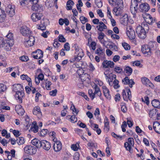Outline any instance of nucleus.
Returning <instances> with one entry per match:
<instances>
[{"label":"nucleus","mask_w":160,"mask_h":160,"mask_svg":"<svg viewBox=\"0 0 160 160\" xmlns=\"http://www.w3.org/2000/svg\"><path fill=\"white\" fill-rule=\"evenodd\" d=\"M149 28L148 24L146 23H143L142 25H139L136 28V32L138 37L142 39H144L146 37V31H148Z\"/></svg>","instance_id":"1"},{"label":"nucleus","mask_w":160,"mask_h":160,"mask_svg":"<svg viewBox=\"0 0 160 160\" xmlns=\"http://www.w3.org/2000/svg\"><path fill=\"white\" fill-rule=\"evenodd\" d=\"M153 46L152 42H149L148 45L144 44L142 46L141 51L144 54L150 56L152 54L151 48H153Z\"/></svg>","instance_id":"2"},{"label":"nucleus","mask_w":160,"mask_h":160,"mask_svg":"<svg viewBox=\"0 0 160 160\" xmlns=\"http://www.w3.org/2000/svg\"><path fill=\"white\" fill-rule=\"evenodd\" d=\"M134 144L133 139L132 138H128V141L124 143V146L126 149L132 153L133 152V150L131 148L133 146Z\"/></svg>","instance_id":"3"},{"label":"nucleus","mask_w":160,"mask_h":160,"mask_svg":"<svg viewBox=\"0 0 160 160\" xmlns=\"http://www.w3.org/2000/svg\"><path fill=\"white\" fill-rule=\"evenodd\" d=\"M84 55V53L82 49L80 48H78L76 49L74 61H79L80 60L82 57Z\"/></svg>","instance_id":"4"},{"label":"nucleus","mask_w":160,"mask_h":160,"mask_svg":"<svg viewBox=\"0 0 160 160\" xmlns=\"http://www.w3.org/2000/svg\"><path fill=\"white\" fill-rule=\"evenodd\" d=\"M30 1L32 2L33 4L32 7V9L33 11L39 12L43 11L42 6L41 5L37 4L38 0H30Z\"/></svg>","instance_id":"5"},{"label":"nucleus","mask_w":160,"mask_h":160,"mask_svg":"<svg viewBox=\"0 0 160 160\" xmlns=\"http://www.w3.org/2000/svg\"><path fill=\"white\" fill-rule=\"evenodd\" d=\"M141 1V0H132L130 6V10L132 14H135L137 13L138 2H140Z\"/></svg>","instance_id":"6"},{"label":"nucleus","mask_w":160,"mask_h":160,"mask_svg":"<svg viewBox=\"0 0 160 160\" xmlns=\"http://www.w3.org/2000/svg\"><path fill=\"white\" fill-rule=\"evenodd\" d=\"M122 95L124 100L127 102L128 100L131 101V92L128 88H126L122 90Z\"/></svg>","instance_id":"7"},{"label":"nucleus","mask_w":160,"mask_h":160,"mask_svg":"<svg viewBox=\"0 0 160 160\" xmlns=\"http://www.w3.org/2000/svg\"><path fill=\"white\" fill-rule=\"evenodd\" d=\"M34 37L32 36H29L28 38H25L24 44L26 47H29L32 46L35 42Z\"/></svg>","instance_id":"8"},{"label":"nucleus","mask_w":160,"mask_h":160,"mask_svg":"<svg viewBox=\"0 0 160 160\" xmlns=\"http://www.w3.org/2000/svg\"><path fill=\"white\" fill-rule=\"evenodd\" d=\"M24 151L26 153L32 155L35 153L36 151V148L31 145H27L24 148Z\"/></svg>","instance_id":"9"},{"label":"nucleus","mask_w":160,"mask_h":160,"mask_svg":"<svg viewBox=\"0 0 160 160\" xmlns=\"http://www.w3.org/2000/svg\"><path fill=\"white\" fill-rule=\"evenodd\" d=\"M53 141L54 142L53 144V149L55 152H58L62 149V144L59 141H57V139L54 138L53 139Z\"/></svg>","instance_id":"10"},{"label":"nucleus","mask_w":160,"mask_h":160,"mask_svg":"<svg viewBox=\"0 0 160 160\" xmlns=\"http://www.w3.org/2000/svg\"><path fill=\"white\" fill-rule=\"evenodd\" d=\"M127 34L128 37L131 39H133L135 38L134 31L132 29V27L129 26L127 27Z\"/></svg>","instance_id":"11"},{"label":"nucleus","mask_w":160,"mask_h":160,"mask_svg":"<svg viewBox=\"0 0 160 160\" xmlns=\"http://www.w3.org/2000/svg\"><path fill=\"white\" fill-rule=\"evenodd\" d=\"M91 85L93 89L95 90L94 92L95 97L96 94L98 96L101 97L102 95V93L100 90L99 87L97 85V83L92 82L91 83Z\"/></svg>","instance_id":"12"},{"label":"nucleus","mask_w":160,"mask_h":160,"mask_svg":"<svg viewBox=\"0 0 160 160\" xmlns=\"http://www.w3.org/2000/svg\"><path fill=\"white\" fill-rule=\"evenodd\" d=\"M5 10L10 17H13L15 14L14 8L11 5H9L6 7Z\"/></svg>","instance_id":"13"},{"label":"nucleus","mask_w":160,"mask_h":160,"mask_svg":"<svg viewBox=\"0 0 160 160\" xmlns=\"http://www.w3.org/2000/svg\"><path fill=\"white\" fill-rule=\"evenodd\" d=\"M20 32L24 36L30 35L31 32L29 28L26 26H23L20 29Z\"/></svg>","instance_id":"14"},{"label":"nucleus","mask_w":160,"mask_h":160,"mask_svg":"<svg viewBox=\"0 0 160 160\" xmlns=\"http://www.w3.org/2000/svg\"><path fill=\"white\" fill-rule=\"evenodd\" d=\"M42 147L45 150H48L51 147L50 143L45 140L41 141V147Z\"/></svg>","instance_id":"15"},{"label":"nucleus","mask_w":160,"mask_h":160,"mask_svg":"<svg viewBox=\"0 0 160 160\" xmlns=\"http://www.w3.org/2000/svg\"><path fill=\"white\" fill-rule=\"evenodd\" d=\"M42 14L39 13H33L31 16V18L34 22H36L41 19Z\"/></svg>","instance_id":"16"},{"label":"nucleus","mask_w":160,"mask_h":160,"mask_svg":"<svg viewBox=\"0 0 160 160\" xmlns=\"http://www.w3.org/2000/svg\"><path fill=\"white\" fill-rule=\"evenodd\" d=\"M102 65L104 68H112L114 67V63L112 61L104 60L102 62Z\"/></svg>","instance_id":"17"},{"label":"nucleus","mask_w":160,"mask_h":160,"mask_svg":"<svg viewBox=\"0 0 160 160\" xmlns=\"http://www.w3.org/2000/svg\"><path fill=\"white\" fill-rule=\"evenodd\" d=\"M33 114L38 116V118H41L42 116V112L40 108L38 106L35 107L33 110Z\"/></svg>","instance_id":"18"},{"label":"nucleus","mask_w":160,"mask_h":160,"mask_svg":"<svg viewBox=\"0 0 160 160\" xmlns=\"http://www.w3.org/2000/svg\"><path fill=\"white\" fill-rule=\"evenodd\" d=\"M12 88L13 90L16 92L21 91L23 90V86L19 84H15L13 85Z\"/></svg>","instance_id":"19"},{"label":"nucleus","mask_w":160,"mask_h":160,"mask_svg":"<svg viewBox=\"0 0 160 160\" xmlns=\"http://www.w3.org/2000/svg\"><path fill=\"white\" fill-rule=\"evenodd\" d=\"M139 8L142 12H147L149 9V5L146 3H142L139 6Z\"/></svg>","instance_id":"20"},{"label":"nucleus","mask_w":160,"mask_h":160,"mask_svg":"<svg viewBox=\"0 0 160 160\" xmlns=\"http://www.w3.org/2000/svg\"><path fill=\"white\" fill-rule=\"evenodd\" d=\"M34 53L36 54L33 55V57L35 59H39L43 57V52L40 49H38Z\"/></svg>","instance_id":"21"},{"label":"nucleus","mask_w":160,"mask_h":160,"mask_svg":"<svg viewBox=\"0 0 160 160\" xmlns=\"http://www.w3.org/2000/svg\"><path fill=\"white\" fill-rule=\"evenodd\" d=\"M12 41L11 42H9L6 41V42L4 44L3 47H2V48H4V49L6 50L7 51H9L11 50V47L12 46L13 42H12Z\"/></svg>","instance_id":"22"},{"label":"nucleus","mask_w":160,"mask_h":160,"mask_svg":"<svg viewBox=\"0 0 160 160\" xmlns=\"http://www.w3.org/2000/svg\"><path fill=\"white\" fill-rule=\"evenodd\" d=\"M24 95L23 91L16 92L15 97L20 102H22V98Z\"/></svg>","instance_id":"23"},{"label":"nucleus","mask_w":160,"mask_h":160,"mask_svg":"<svg viewBox=\"0 0 160 160\" xmlns=\"http://www.w3.org/2000/svg\"><path fill=\"white\" fill-rule=\"evenodd\" d=\"M15 109L19 115L22 116L24 114V111L21 106L20 105L16 106L15 107Z\"/></svg>","instance_id":"24"},{"label":"nucleus","mask_w":160,"mask_h":160,"mask_svg":"<svg viewBox=\"0 0 160 160\" xmlns=\"http://www.w3.org/2000/svg\"><path fill=\"white\" fill-rule=\"evenodd\" d=\"M32 144L37 148H40L41 147V141L36 138H35L32 140L31 142Z\"/></svg>","instance_id":"25"},{"label":"nucleus","mask_w":160,"mask_h":160,"mask_svg":"<svg viewBox=\"0 0 160 160\" xmlns=\"http://www.w3.org/2000/svg\"><path fill=\"white\" fill-rule=\"evenodd\" d=\"M107 28V26L102 22H100L98 25L96 27L98 30L101 32L103 31L104 29H106Z\"/></svg>","instance_id":"26"},{"label":"nucleus","mask_w":160,"mask_h":160,"mask_svg":"<svg viewBox=\"0 0 160 160\" xmlns=\"http://www.w3.org/2000/svg\"><path fill=\"white\" fill-rule=\"evenodd\" d=\"M102 88L105 96L108 99H110L111 96L110 95L109 90L105 86H102Z\"/></svg>","instance_id":"27"},{"label":"nucleus","mask_w":160,"mask_h":160,"mask_svg":"<svg viewBox=\"0 0 160 160\" xmlns=\"http://www.w3.org/2000/svg\"><path fill=\"white\" fill-rule=\"evenodd\" d=\"M128 20V16L127 14L123 15L120 19L121 23L124 25H127Z\"/></svg>","instance_id":"28"},{"label":"nucleus","mask_w":160,"mask_h":160,"mask_svg":"<svg viewBox=\"0 0 160 160\" xmlns=\"http://www.w3.org/2000/svg\"><path fill=\"white\" fill-rule=\"evenodd\" d=\"M158 111V110L156 109H153L150 110L148 113L149 117L151 118H155Z\"/></svg>","instance_id":"29"},{"label":"nucleus","mask_w":160,"mask_h":160,"mask_svg":"<svg viewBox=\"0 0 160 160\" xmlns=\"http://www.w3.org/2000/svg\"><path fill=\"white\" fill-rule=\"evenodd\" d=\"M108 82L110 85L113 86L115 89H118L120 87L118 81H108Z\"/></svg>","instance_id":"30"},{"label":"nucleus","mask_w":160,"mask_h":160,"mask_svg":"<svg viewBox=\"0 0 160 160\" xmlns=\"http://www.w3.org/2000/svg\"><path fill=\"white\" fill-rule=\"evenodd\" d=\"M153 128L155 132L160 134V123L158 122H155L153 123Z\"/></svg>","instance_id":"31"},{"label":"nucleus","mask_w":160,"mask_h":160,"mask_svg":"<svg viewBox=\"0 0 160 160\" xmlns=\"http://www.w3.org/2000/svg\"><path fill=\"white\" fill-rule=\"evenodd\" d=\"M152 106L155 108H160V102L158 99H154L152 102Z\"/></svg>","instance_id":"32"},{"label":"nucleus","mask_w":160,"mask_h":160,"mask_svg":"<svg viewBox=\"0 0 160 160\" xmlns=\"http://www.w3.org/2000/svg\"><path fill=\"white\" fill-rule=\"evenodd\" d=\"M95 53L100 56H103L104 55V50L102 48L99 47L96 49Z\"/></svg>","instance_id":"33"},{"label":"nucleus","mask_w":160,"mask_h":160,"mask_svg":"<svg viewBox=\"0 0 160 160\" xmlns=\"http://www.w3.org/2000/svg\"><path fill=\"white\" fill-rule=\"evenodd\" d=\"M5 17L4 11L2 9H0V22L4 21Z\"/></svg>","instance_id":"34"},{"label":"nucleus","mask_w":160,"mask_h":160,"mask_svg":"<svg viewBox=\"0 0 160 160\" xmlns=\"http://www.w3.org/2000/svg\"><path fill=\"white\" fill-rule=\"evenodd\" d=\"M124 70L125 73L128 76L130 75L132 72V69L128 66L125 67Z\"/></svg>","instance_id":"35"},{"label":"nucleus","mask_w":160,"mask_h":160,"mask_svg":"<svg viewBox=\"0 0 160 160\" xmlns=\"http://www.w3.org/2000/svg\"><path fill=\"white\" fill-rule=\"evenodd\" d=\"M144 18L146 22L149 24H151L152 22V17L150 14L148 15L146 18Z\"/></svg>","instance_id":"36"},{"label":"nucleus","mask_w":160,"mask_h":160,"mask_svg":"<svg viewBox=\"0 0 160 160\" xmlns=\"http://www.w3.org/2000/svg\"><path fill=\"white\" fill-rule=\"evenodd\" d=\"M108 45L109 47V48L112 49V50H114L115 51L118 50V47L115 45L114 43L112 42H110L108 44Z\"/></svg>","instance_id":"37"},{"label":"nucleus","mask_w":160,"mask_h":160,"mask_svg":"<svg viewBox=\"0 0 160 160\" xmlns=\"http://www.w3.org/2000/svg\"><path fill=\"white\" fill-rule=\"evenodd\" d=\"M142 83L147 87H149L152 88L154 87L153 84L150 82V81H142Z\"/></svg>","instance_id":"38"},{"label":"nucleus","mask_w":160,"mask_h":160,"mask_svg":"<svg viewBox=\"0 0 160 160\" xmlns=\"http://www.w3.org/2000/svg\"><path fill=\"white\" fill-rule=\"evenodd\" d=\"M122 81L124 84L128 85L130 88H132V85L135 84L133 81Z\"/></svg>","instance_id":"39"},{"label":"nucleus","mask_w":160,"mask_h":160,"mask_svg":"<svg viewBox=\"0 0 160 160\" xmlns=\"http://www.w3.org/2000/svg\"><path fill=\"white\" fill-rule=\"evenodd\" d=\"M104 129L106 132H108L109 129V123L107 118L105 120Z\"/></svg>","instance_id":"40"},{"label":"nucleus","mask_w":160,"mask_h":160,"mask_svg":"<svg viewBox=\"0 0 160 160\" xmlns=\"http://www.w3.org/2000/svg\"><path fill=\"white\" fill-rule=\"evenodd\" d=\"M6 37L7 39H6V41L11 42L12 41V42H13V34L11 32L9 33L6 36Z\"/></svg>","instance_id":"41"},{"label":"nucleus","mask_w":160,"mask_h":160,"mask_svg":"<svg viewBox=\"0 0 160 160\" xmlns=\"http://www.w3.org/2000/svg\"><path fill=\"white\" fill-rule=\"evenodd\" d=\"M17 142L19 145L23 144L25 142L24 138L22 137H19L17 138Z\"/></svg>","instance_id":"42"},{"label":"nucleus","mask_w":160,"mask_h":160,"mask_svg":"<svg viewBox=\"0 0 160 160\" xmlns=\"http://www.w3.org/2000/svg\"><path fill=\"white\" fill-rule=\"evenodd\" d=\"M48 132L47 129H42L39 133H38L39 135L41 137H44Z\"/></svg>","instance_id":"43"},{"label":"nucleus","mask_w":160,"mask_h":160,"mask_svg":"<svg viewBox=\"0 0 160 160\" xmlns=\"http://www.w3.org/2000/svg\"><path fill=\"white\" fill-rule=\"evenodd\" d=\"M31 129L34 132H37L38 130V126L35 124H33L31 128Z\"/></svg>","instance_id":"44"},{"label":"nucleus","mask_w":160,"mask_h":160,"mask_svg":"<svg viewBox=\"0 0 160 160\" xmlns=\"http://www.w3.org/2000/svg\"><path fill=\"white\" fill-rule=\"evenodd\" d=\"M6 40H5L2 37L0 38V48L3 47L6 42Z\"/></svg>","instance_id":"45"},{"label":"nucleus","mask_w":160,"mask_h":160,"mask_svg":"<svg viewBox=\"0 0 160 160\" xmlns=\"http://www.w3.org/2000/svg\"><path fill=\"white\" fill-rule=\"evenodd\" d=\"M142 101L146 103L147 105H148L149 103V98L147 96H146L144 97V98H142Z\"/></svg>","instance_id":"46"},{"label":"nucleus","mask_w":160,"mask_h":160,"mask_svg":"<svg viewBox=\"0 0 160 160\" xmlns=\"http://www.w3.org/2000/svg\"><path fill=\"white\" fill-rule=\"evenodd\" d=\"M70 109L72 111L73 113H75L76 115L78 114V111L77 110L76 108L75 107V106L73 104H72L71 106L70 107ZM73 114H74V113H73Z\"/></svg>","instance_id":"47"},{"label":"nucleus","mask_w":160,"mask_h":160,"mask_svg":"<svg viewBox=\"0 0 160 160\" xmlns=\"http://www.w3.org/2000/svg\"><path fill=\"white\" fill-rule=\"evenodd\" d=\"M29 1L28 0H21L20 1V5L22 6H26L28 4Z\"/></svg>","instance_id":"48"},{"label":"nucleus","mask_w":160,"mask_h":160,"mask_svg":"<svg viewBox=\"0 0 160 160\" xmlns=\"http://www.w3.org/2000/svg\"><path fill=\"white\" fill-rule=\"evenodd\" d=\"M21 79L22 80H31V79L27 75L22 74L21 76Z\"/></svg>","instance_id":"49"},{"label":"nucleus","mask_w":160,"mask_h":160,"mask_svg":"<svg viewBox=\"0 0 160 160\" xmlns=\"http://www.w3.org/2000/svg\"><path fill=\"white\" fill-rule=\"evenodd\" d=\"M98 38L99 41L101 40L102 39H103L104 37L105 36V35L102 32H98Z\"/></svg>","instance_id":"50"},{"label":"nucleus","mask_w":160,"mask_h":160,"mask_svg":"<svg viewBox=\"0 0 160 160\" xmlns=\"http://www.w3.org/2000/svg\"><path fill=\"white\" fill-rule=\"evenodd\" d=\"M58 40L61 42H66V40L63 36L62 35H59L58 36Z\"/></svg>","instance_id":"51"},{"label":"nucleus","mask_w":160,"mask_h":160,"mask_svg":"<svg viewBox=\"0 0 160 160\" xmlns=\"http://www.w3.org/2000/svg\"><path fill=\"white\" fill-rule=\"evenodd\" d=\"M88 93L92 99H93L95 98V95L94 92H93L92 90L89 89L88 91Z\"/></svg>","instance_id":"52"},{"label":"nucleus","mask_w":160,"mask_h":160,"mask_svg":"<svg viewBox=\"0 0 160 160\" xmlns=\"http://www.w3.org/2000/svg\"><path fill=\"white\" fill-rule=\"evenodd\" d=\"M80 19L82 24H84L88 21V19L83 16L81 17L80 18Z\"/></svg>","instance_id":"53"},{"label":"nucleus","mask_w":160,"mask_h":160,"mask_svg":"<svg viewBox=\"0 0 160 160\" xmlns=\"http://www.w3.org/2000/svg\"><path fill=\"white\" fill-rule=\"evenodd\" d=\"M77 118L75 116H71L70 118V121L72 123H75L77 121Z\"/></svg>","instance_id":"54"},{"label":"nucleus","mask_w":160,"mask_h":160,"mask_svg":"<svg viewBox=\"0 0 160 160\" xmlns=\"http://www.w3.org/2000/svg\"><path fill=\"white\" fill-rule=\"evenodd\" d=\"M122 46L126 50H129L130 48V45L125 42L122 43Z\"/></svg>","instance_id":"55"},{"label":"nucleus","mask_w":160,"mask_h":160,"mask_svg":"<svg viewBox=\"0 0 160 160\" xmlns=\"http://www.w3.org/2000/svg\"><path fill=\"white\" fill-rule=\"evenodd\" d=\"M127 126V123L126 121H124L123 122V123L121 126V128H122V131L123 132H125L126 131V129L125 128Z\"/></svg>","instance_id":"56"},{"label":"nucleus","mask_w":160,"mask_h":160,"mask_svg":"<svg viewBox=\"0 0 160 160\" xmlns=\"http://www.w3.org/2000/svg\"><path fill=\"white\" fill-rule=\"evenodd\" d=\"M6 89V87L3 84L0 83V92H4Z\"/></svg>","instance_id":"57"},{"label":"nucleus","mask_w":160,"mask_h":160,"mask_svg":"<svg viewBox=\"0 0 160 160\" xmlns=\"http://www.w3.org/2000/svg\"><path fill=\"white\" fill-rule=\"evenodd\" d=\"M20 59L23 62H27L29 60L28 57L25 56H23L20 57Z\"/></svg>","instance_id":"58"},{"label":"nucleus","mask_w":160,"mask_h":160,"mask_svg":"<svg viewBox=\"0 0 160 160\" xmlns=\"http://www.w3.org/2000/svg\"><path fill=\"white\" fill-rule=\"evenodd\" d=\"M115 71L117 72L118 73H121L122 70V68L119 67H116L114 69Z\"/></svg>","instance_id":"59"},{"label":"nucleus","mask_w":160,"mask_h":160,"mask_svg":"<svg viewBox=\"0 0 160 160\" xmlns=\"http://www.w3.org/2000/svg\"><path fill=\"white\" fill-rule=\"evenodd\" d=\"M57 92V90L56 89H55L50 91L49 93L51 96H56Z\"/></svg>","instance_id":"60"},{"label":"nucleus","mask_w":160,"mask_h":160,"mask_svg":"<svg viewBox=\"0 0 160 160\" xmlns=\"http://www.w3.org/2000/svg\"><path fill=\"white\" fill-rule=\"evenodd\" d=\"M79 158V154L78 152H75L73 156V159L74 160H78Z\"/></svg>","instance_id":"61"},{"label":"nucleus","mask_w":160,"mask_h":160,"mask_svg":"<svg viewBox=\"0 0 160 160\" xmlns=\"http://www.w3.org/2000/svg\"><path fill=\"white\" fill-rule=\"evenodd\" d=\"M107 16L108 18L109 19H111L112 18V16H111V11L110 10V8L108 7H107Z\"/></svg>","instance_id":"62"},{"label":"nucleus","mask_w":160,"mask_h":160,"mask_svg":"<svg viewBox=\"0 0 160 160\" xmlns=\"http://www.w3.org/2000/svg\"><path fill=\"white\" fill-rule=\"evenodd\" d=\"M52 83L51 82L49 81H48L46 82V88L47 90L50 89V86L51 85Z\"/></svg>","instance_id":"63"},{"label":"nucleus","mask_w":160,"mask_h":160,"mask_svg":"<svg viewBox=\"0 0 160 160\" xmlns=\"http://www.w3.org/2000/svg\"><path fill=\"white\" fill-rule=\"evenodd\" d=\"M37 28L38 29H40L42 31L45 30L46 29V26L43 25H37Z\"/></svg>","instance_id":"64"}]
</instances>
